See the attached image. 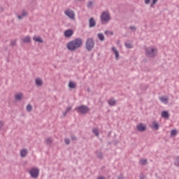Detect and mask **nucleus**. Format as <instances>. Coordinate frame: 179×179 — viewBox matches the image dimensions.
<instances>
[{
	"instance_id": "obj_1",
	"label": "nucleus",
	"mask_w": 179,
	"mask_h": 179,
	"mask_svg": "<svg viewBox=\"0 0 179 179\" xmlns=\"http://www.w3.org/2000/svg\"><path fill=\"white\" fill-rule=\"evenodd\" d=\"M83 45V39L81 38H77L67 44V48L69 51H76L78 48H80Z\"/></svg>"
},
{
	"instance_id": "obj_2",
	"label": "nucleus",
	"mask_w": 179,
	"mask_h": 179,
	"mask_svg": "<svg viewBox=\"0 0 179 179\" xmlns=\"http://www.w3.org/2000/svg\"><path fill=\"white\" fill-rule=\"evenodd\" d=\"M74 110L75 111H77L78 114H82L83 115L87 114V113L90 111V108H89V106L86 105H81L78 107H76Z\"/></svg>"
},
{
	"instance_id": "obj_3",
	"label": "nucleus",
	"mask_w": 179,
	"mask_h": 179,
	"mask_svg": "<svg viewBox=\"0 0 179 179\" xmlns=\"http://www.w3.org/2000/svg\"><path fill=\"white\" fill-rule=\"evenodd\" d=\"M111 20V15L108 12L103 11L101 15V24H107L108 22Z\"/></svg>"
},
{
	"instance_id": "obj_4",
	"label": "nucleus",
	"mask_w": 179,
	"mask_h": 179,
	"mask_svg": "<svg viewBox=\"0 0 179 179\" xmlns=\"http://www.w3.org/2000/svg\"><path fill=\"white\" fill-rule=\"evenodd\" d=\"M156 54H157V49L153 48V47H148L145 48L146 57L153 58L154 57H156Z\"/></svg>"
},
{
	"instance_id": "obj_5",
	"label": "nucleus",
	"mask_w": 179,
	"mask_h": 179,
	"mask_svg": "<svg viewBox=\"0 0 179 179\" xmlns=\"http://www.w3.org/2000/svg\"><path fill=\"white\" fill-rule=\"evenodd\" d=\"M94 40L93 38H88L85 42V48L87 51H92L94 48Z\"/></svg>"
},
{
	"instance_id": "obj_6",
	"label": "nucleus",
	"mask_w": 179,
	"mask_h": 179,
	"mask_svg": "<svg viewBox=\"0 0 179 179\" xmlns=\"http://www.w3.org/2000/svg\"><path fill=\"white\" fill-rule=\"evenodd\" d=\"M29 174L32 178H38L40 174V170L37 168H34L30 170Z\"/></svg>"
},
{
	"instance_id": "obj_7",
	"label": "nucleus",
	"mask_w": 179,
	"mask_h": 179,
	"mask_svg": "<svg viewBox=\"0 0 179 179\" xmlns=\"http://www.w3.org/2000/svg\"><path fill=\"white\" fill-rule=\"evenodd\" d=\"M64 14L66 16H68L69 19H71V20H75V12L71 9H67L65 12Z\"/></svg>"
},
{
	"instance_id": "obj_8",
	"label": "nucleus",
	"mask_w": 179,
	"mask_h": 179,
	"mask_svg": "<svg viewBox=\"0 0 179 179\" xmlns=\"http://www.w3.org/2000/svg\"><path fill=\"white\" fill-rule=\"evenodd\" d=\"M137 130L139 132H145L146 131V126H143V123H141L140 124H138L136 126Z\"/></svg>"
},
{
	"instance_id": "obj_9",
	"label": "nucleus",
	"mask_w": 179,
	"mask_h": 179,
	"mask_svg": "<svg viewBox=\"0 0 179 179\" xmlns=\"http://www.w3.org/2000/svg\"><path fill=\"white\" fill-rule=\"evenodd\" d=\"M65 37H72L73 36V30L72 29H67L64 31Z\"/></svg>"
},
{
	"instance_id": "obj_10",
	"label": "nucleus",
	"mask_w": 179,
	"mask_h": 179,
	"mask_svg": "<svg viewBox=\"0 0 179 179\" xmlns=\"http://www.w3.org/2000/svg\"><path fill=\"white\" fill-rule=\"evenodd\" d=\"M108 104L110 106V107H114V106H115V104H117V101L115 99H114V98H110L109 99V101H108Z\"/></svg>"
},
{
	"instance_id": "obj_11",
	"label": "nucleus",
	"mask_w": 179,
	"mask_h": 179,
	"mask_svg": "<svg viewBox=\"0 0 179 179\" xmlns=\"http://www.w3.org/2000/svg\"><path fill=\"white\" fill-rule=\"evenodd\" d=\"M89 27L92 28V27H94L96 26V20H94V18L91 17L89 20Z\"/></svg>"
},
{
	"instance_id": "obj_12",
	"label": "nucleus",
	"mask_w": 179,
	"mask_h": 179,
	"mask_svg": "<svg viewBox=\"0 0 179 179\" xmlns=\"http://www.w3.org/2000/svg\"><path fill=\"white\" fill-rule=\"evenodd\" d=\"M27 153H29V150L27 149H22L20 151L21 157H26L27 156Z\"/></svg>"
},
{
	"instance_id": "obj_13",
	"label": "nucleus",
	"mask_w": 179,
	"mask_h": 179,
	"mask_svg": "<svg viewBox=\"0 0 179 179\" xmlns=\"http://www.w3.org/2000/svg\"><path fill=\"white\" fill-rule=\"evenodd\" d=\"M159 100L160 101H162V103H164V104H167V103H169V97L166 96L159 97Z\"/></svg>"
},
{
	"instance_id": "obj_14",
	"label": "nucleus",
	"mask_w": 179,
	"mask_h": 179,
	"mask_svg": "<svg viewBox=\"0 0 179 179\" xmlns=\"http://www.w3.org/2000/svg\"><path fill=\"white\" fill-rule=\"evenodd\" d=\"M23 98V94L22 92L17 93L15 95V99L17 101H20Z\"/></svg>"
},
{
	"instance_id": "obj_15",
	"label": "nucleus",
	"mask_w": 179,
	"mask_h": 179,
	"mask_svg": "<svg viewBox=\"0 0 179 179\" xmlns=\"http://www.w3.org/2000/svg\"><path fill=\"white\" fill-rule=\"evenodd\" d=\"M33 40H34V41H36V43H44V41L40 36H38V37L34 36Z\"/></svg>"
},
{
	"instance_id": "obj_16",
	"label": "nucleus",
	"mask_w": 179,
	"mask_h": 179,
	"mask_svg": "<svg viewBox=\"0 0 179 179\" xmlns=\"http://www.w3.org/2000/svg\"><path fill=\"white\" fill-rule=\"evenodd\" d=\"M159 128H160V126H159V123L156 121L152 122V129H156L157 131L159 130Z\"/></svg>"
},
{
	"instance_id": "obj_17",
	"label": "nucleus",
	"mask_w": 179,
	"mask_h": 179,
	"mask_svg": "<svg viewBox=\"0 0 179 179\" xmlns=\"http://www.w3.org/2000/svg\"><path fill=\"white\" fill-rule=\"evenodd\" d=\"M112 50L115 53L116 59H118V58H120V53L118 52V50H117V48L113 47L112 48Z\"/></svg>"
},
{
	"instance_id": "obj_18",
	"label": "nucleus",
	"mask_w": 179,
	"mask_h": 179,
	"mask_svg": "<svg viewBox=\"0 0 179 179\" xmlns=\"http://www.w3.org/2000/svg\"><path fill=\"white\" fill-rule=\"evenodd\" d=\"M35 83L36 86H41L43 85V80H41V78H36L35 80Z\"/></svg>"
},
{
	"instance_id": "obj_19",
	"label": "nucleus",
	"mask_w": 179,
	"mask_h": 179,
	"mask_svg": "<svg viewBox=\"0 0 179 179\" xmlns=\"http://www.w3.org/2000/svg\"><path fill=\"white\" fill-rule=\"evenodd\" d=\"M162 117L163 118H169L170 117V114H169L168 111L164 110L162 113Z\"/></svg>"
},
{
	"instance_id": "obj_20",
	"label": "nucleus",
	"mask_w": 179,
	"mask_h": 179,
	"mask_svg": "<svg viewBox=\"0 0 179 179\" xmlns=\"http://www.w3.org/2000/svg\"><path fill=\"white\" fill-rule=\"evenodd\" d=\"M69 87L70 89H76V83L74 82L70 81L69 83Z\"/></svg>"
},
{
	"instance_id": "obj_21",
	"label": "nucleus",
	"mask_w": 179,
	"mask_h": 179,
	"mask_svg": "<svg viewBox=\"0 0 179 179\" xmlns=\"http://www.w3.org/2000/svg\"><path fill=\"white\" fill-rule=\"evenodd\" d=\"M98 38L100 40V41H104L105 38H104V34L99 33L97 34Z\"/></svg>"
},
{
	"instance_id": "obj_22",
	"label": "nucleus",
	"mask_w": 179,
	"mask_h": 179,
	"mask_svg": "<svg viewBox=\"0 0 179 179\" xmlns=\"http://www.w3.org/2000/svg\"><path fill=\"white\" fill-rule=\"evenodd\" d=\"M93 134H94L95 136H99L100 135V132L99 131V129L97 128H94L92 129Z\"/></svg>"
},
{
	"instance_id": "obj_23",
	"label": "nucleus",
	"mask_w": 179,
	"mask_h": 179,
	"mask_svg": "<svg viewBox=\"0 0 179 179\" xmlns=\"http://www.w3.org/2000/svg\"><path fill=\"white\" fill-rule=\"evenodd\" d=\"M23 43H30L31 41V39L30 38V36H26L24 38H22Z\"/></svg>"
},
{
	"instance_id": "obj_24",
	"label": "nucleus",
	"mask_w": 179,
	"mask_h": 179,
	"mask_svg": "<svg viewBox=\"0 0 179 179\" xmlns=\"http://www.w3.org/2000/svg\"><path fill=\"white\" fill-rule=\"evenodd\" d=\"M139 163L141 164V166H146V164H148V159H140Z\"/></svg>"
},
{
	"instance_id": "obj_25",
	"label": "nucleus",
	"mask_w": 179,
	"mask_h": 179,
	"mask_svg": "<svg viewBox=\"0 0 179 179\" xmlns=\"http://www.w3.org/2000/svg\"><path fill=\"white\" fill-rule=\"evenodd\" d=\"M124 45L126 48H134V45L131 43H125Z\"/></svg>"
},
{
	"instance_id": "obj_26",
	"label": "nucleus",
	"mask_w": 179,
	"mask_h": 179,
	"mask_svg": "<svg viewBox=\"0 0 179 179\" xmlns=\"http://www.w3.org/2000/svg\"><path fill=\"white\" fill-rule=\"evenodd\" d=\"M46 145H51L52 143V138H47L45 139Z\"/></svg>"
},
{
	"instance_id": "obj_27",
	"label": "nucleus",
	"mask_w": 179,
	"mask_h": 179,
	"mask_svg": "<svg viewBox=\"0 0 179 179\" xmlns=\"http://www.w3.org/2000/svg\"><path fill=\"white\" fill-rule=\"evenodd\" d=\"M174 164L176 167H179V156L176 157Z\"/></svg>"
},
{
	"instance_id": "obj_28",
	"label": "nucleus",
	"mask_w": 179,
	"mask_h": 179,
	"mask_svg": "<svg viewBox=\"0 0 179 179\" xmlns=\"http://www.w3.org/2000/svg\"><path fill=\"white\" fill-rule=\"evenodd\" d=\"M21 15L23 17H24V16H27V15H29V13H27L26 10H22Z\"/></svg>"
},
{
	"instance_id": "obj_29",
	"label": "nucleus",
	"mask_w": 179,
	"mask_h": 179,
	"mask_svg": "<svg viewBox=\"0 0 179 179\" xmlns=\"http://www.w3.org/2000/svg\"><path fill=\"white\" fill-rule=\"evenodd\" d=\"M171 136H176V135H177V130H176V129L171 130Z\"/></svg>"
},
{
	"instance_id": "obj_30",
	"label": "nucleus",
	"mask_w": 179,
	"mask_h": 179,
	"mask_svg": "<svg viewBox=\"0 0 179 179\" xmlns=\"http://www.w3.org/2000/svg\"><path fill=\"white\" fill-rule=\"evenodd\" d=\"M27 110L29 111V113H30V111H31V110H33V106H31V105L28 104L27 106Z\"/></svg>"
},
{
	"instance_id": "obj_31",
	"label": "nucleus",
	"mask_w": 179,
	"mask_h": 179,
	"mask_svg": "<svg viewBox=\"0 0 179 179\" xmlns=\"http://www.w3.org/2000/svg\"><path fill=\"white\" fill-rule=\"evenodd\" d=\"M159 0H152V3H151V5H150V7L151 8H153V6H155V5H156L157 3V1H158Z\"/></svg>"
},
{
	"instance_id": "obj_32",
	"label": "nucleus",
	"mask_w": 179,
	"mask_h": 179,
	"mask_svg": "<svg viewBox=\"0 0 179 179\" xmlns=\"http://www.w3.org/2000/svg\"><path fill=\"white\" fill-rule=\"evenodd\" d=\"M64 142H65L66 145H70L71 144V139L64 138Z\"/></svg>"
},
{
	"instance_id": "obj_33",
	"label": "nucleus",
	"mask_w": 179,
	"mask_h": 179,
	"mask_svg": "<svg viewBox=\"0 0 179 179\" xmlns=\"http://www.w3.org/2000/svg\"><path fill=\"white\" fill-rule=\"evenodd\" d=\"M10 45H11L12 47H15V45H16V40H15V41H10Z\"/></svg>"
},
{
	"instance_id": "obj_34",
	"label": "nucleus",
	"mask_w": 179,
	"mask_h": 179,
	"mask_svg": "<svg viewBox=\"0 0 179 179\" xmlns=\"http://www.w3.org/2000/svg\"><path fill=\"white\" fill-rule=\"evenodd\" d=\"M93 5V1H90L87 3V8H92V6Z\"/></svg>"
},
{
	"instance_id": "obj_35",
	"label": "nucleus",
	"mask_w": 179,
	"mask_h": 179,
	"mask_svg": "<svg viewBox=\"0 0 179 179\" xmlns=\"http://www.w3.org/2000/svg\"><path fill=\"white\" fill-rule=\"evenodd\" d=\"M3 125H5L3 122V121H0V130H1L2 128H3Z\"/></svg>"
},
{
	"instance_id": "obj_36",
	"label": "nucleus",
	"mask_w": 179,
	"mask_h": 179,
	"mask_svg": "<svg viewBox=\"0 0 179 179\" xmlns=\"http://www.w3.org/2000/svg\"><path fill=\"white\" fill-rule=\"evenodd\" d=\"M130 30H133L134 31H136V27L134 26H130L129 27Z\"/></svg>"
},
{
	"instance_id": "obj_37",
	"label": "nucleus",
	"mask_w": 179,
	"mask_h": 179,
	"mask_svg": "<svg viewBox=\"0 0 179 179\" xmlns=\"http://www.w3.org/2000/svg\"><path fill=\"white\" fill-rule=\"evenodd\" d=\"M97 157H98V159H103V154H101V152H99L97 155Z\"/></svg>"
},
{
	"instance_id": "obj_38",
	"label": "nucleus",
	"mask_w": 179,
	"mask_h": 179,
	"mask_svg": "<svg viewBox=\"0 0 179 179\" xmlns=\"http://www.w3.org/2000/svg\"><path fill=\"white\" fill-rule=\"evenodd\" d=\"M71 110H72V106H69V107L66 108V113H68L69 111H71Z\"/></svg>"
},
{
	"instance_id": "obj_39",
	"label": "nucleus",
	"mask_w": 179,
	"mask_h": 179,
	"mask_svg": "<svg viewBox=\"0 0 179 179\" xmlns=\"http://www.w3.org/2000/svg\"><path fill=\"white\" fill-rule=\"evenodd\" d=\"M145 3L149 5V3H150V0H145Z\"/></svg>"
},
{
	"instance_id": "obj_40",
	"label": "nucleus",
	"mask_w": 179,
	"mask_h": 179,
	"mask_svg": "<svg viewBox=\"0 0 179 179\" xmlns=\"http://www.w3.org/2000/svg\"><path fill=\"white\" fill-rule=\"evenodd\" d=\"M117 179H125V178H124V176L120 175V176L117 178Z\"/></svg>"
},
{
	"instance_id": "obj_41",
	"label": "nucleus",
	"mask_w": 179,
	"mask_h": 179,
	"mask_svg": "<svg viewBox=\"0 0 179 179\" xmlns=\"http://www.w3.org/2000/svg\"><path fill=\"white\" fill-rule=\"evenodd\" d=\"M71 139H72V141H76V136H71Z\"/></svg>"
},
{
	"instance_id": "obj_42",
	"label": "nucleus",
	"mask_w": 179,
	"mask_h": 179,
	"mask_svg": "<svg viewBox=\"0 0 179 179\" xmlns=\"http://www.w3.org/2000/svg\"><path fill=\"white\" fill-rule=\"evenodd\" d=\"M17 18H18L20 20H22V19H23V17H22V15H18V16H17Z\"/></svg>"
},
{
	"instance_id": "obj_43",
	"label": "nucleus",
	"mask_w": 179,
	"mask_h": 179,
	"mask_svg": "<svg viewBox=\"0 0 179 179\" xmlns=\"http://www.w3.org/2000/svg\"><path fill=\"white\" fill-rule=\"evenodd\" d=\"M66 114H68L66 111L63 112V116L64 117H66Z\"/></svg>"
},
{
	"instance_id": "obj_44",
	"label": "nucleus",
	"mask_w": 179,
	"mask_h": 179,
	"mask_svg": "<svg viewBox=\"0 0 179 179\" xmlns=\"http://www.w3.org/2000/svg\"><path fill=\"white\" fill-rule=\"evenodd\" d=\"M145 176H140V179H145Z\"/></svg>"
},
{
	"instance_id": "obj_45",
	"label": "nucleus",
	"mask_w": 179,
	"mask_h": 179,
	"mask_svg": "<svg viewBox=\"0 0 179 179\" xmlns=\"http://www.w3.org/2000/svg\"><path fill=\"white\" fill-rule=\"evenodd\" d=\"M108 33H110V31H105V34H108Z\"/></svg>"
},
{
	"instance_id": "obj_46",
	"label": "nucleus",
	"mask_w": 179,
	"mask_h": 179,
	"mask_svg": "<svg viewBox=\"0 0 179 179\" xmlns=\"http://www.w3.org/2000/svg\"><path fill=\"white\" fill-rule=\"evenodd\" d=\"M109 33H110V36H113V34H114V33L113 31H110Z\"/></svg>"
},
{
	"instance_id": "obj_47",
	"label": "nucleus",
	"mask_w": 179,
	"mask_h": 179,
	"mask_svg": "<svg viewBox=\"0 0 179 179\" xmlns=\"http://www.w3.org/2000/svg\"><path fill=\"white\" fill-rule=\"evenodd\" d=\"M110 144H111V143H110V142L108 143V145H110Z\"/></svg>"
},
{
	"instance_id": "obj_48",
	"label": "nucleus",
	"mask_w": 179,
	"mask_h": 179,
	"mask_svg": "<svg viewBox=\"0 0 179 179\" xmlns=\"http://www.w3.org/2000/svg\"><path fill=\"white\" fill-rule=\"evenodd\" d=\"M88 92H90V90L88 89Z\"/></svg>"
},
{
	"instance_id": "obj_49",
	"label": "nucleus",
	"mask_w": 179,
	"mask_h": 179,
	"mask_svg": "<svg viewBox=\"0 0 179 179\" xmlns=\"http://www.w3.org/2000/svg\"><path fill=\"white\" fill-rule=\"evenodd\" d=\"M78 1H82V0H78Z\"/></svg>"
}]
</instances>
